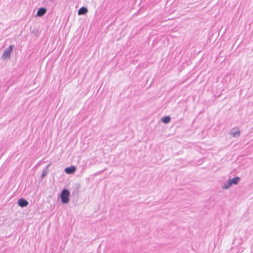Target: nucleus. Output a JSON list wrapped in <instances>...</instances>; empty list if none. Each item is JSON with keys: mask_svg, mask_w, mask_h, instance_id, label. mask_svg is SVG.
Masks as SVG:
<instances>
[{"mask_svg": "<svg viewBox=\"0 0 253 253\" xmlns=\"http://www.w3.org/2000/svg\"><path fill=\"white\" fill-rule=\"evenodd\" d=\"M240 180V178L239 177H235L231 179H229L222 186V188L223 189H228L233 185L238 184Z\"/></svg>", "mask_w": 253, "mask_h": 253, "instance_id": "1", "label": "nucleus"}, {"mask_svg": "<svg viewBox=\"0 0 253 253\" xmlns=\"http://www.w3.org/2000/svg\"><path fill=\"white\" fill-rule=\"evenodd\" d=\"M69 196L70 192L67 189H63L60 195L62 202L64 204L68 203L69 201Z\"/></svg>", "mask_w": 253, "mask_h": 253, "instance_id": "2", "label": "nucleus"}, {"mask_svg": "<svg viewBox=\"0 0 253 253\" xmlns=\"http://www.w3.org/2000/svg\"><path fill=\"white\" fill-rule=\"evenodd\" d=\"M14 48V45H11L8 48H6L4 51V52L1 56L3 60L8 59L10 58L11 53Z\"/></svg>", "mask_w": 253, "mask_h": 253, "instance_id": "3", "label": "nucleus"}, {"mask_svg": "<svg viewBox=\"0 0 253 253\" xmlns=\"http://www.w3.org/2000/svg\"><path fill=\"white\" fill-rule=\"evenodd\" d=\"M230 134L234 137H238L240 135V131L238 128H234L230 130Z\"/></svg>", "mask_w": 253, "mask_h": 253, "instance_id": "4", "label": "nucleus"}, {"mask_svg": "<svg viewBox=\"0 0 253 253\" xmlns=\"http://www.w3.org/2000/svg\"><path fill=\"white\" fill-rule=\"evenodd\" d=\"M76 170V168L75 166H71L70 167L66 168L64 170L65 172L69 174L74 173Z\"/></svg>", "mask_w": 253, "mask_h": 253, "instance_id": "5", "label": "nucleus"}, {"mask_svg": "<svg viewBox=\"0 0 253 253\" xmlns=\"http://www.w3.org/2000/svg\"><path fill=\"white\" fill-rule=\"evenodd\" d=\"M18 204L20 207L23 208L28 205V202L24 199H20L18 201Z\"/></svg>", "mask_w": 253, "mask_h": 253, "instance_id": "6", "label": "nucleus"}, {"mask_svg": "<svg viewBox=\"0 0 253 253\" xmlns=\"http://www.w3.org/2000/svg\"><path fill=\"white\" fill-rule=\"evenodd\" d=\"M46 12V9L44 8H40L37 11V15L38 16H43Z\"/></svg>", "mask_w": 253, "mask_h": 253, "instance_id": "7", "label": "nucleus"}, {"mask_svg": "<svg viewBox=\"0 0 253 253\" xmlns=\"http://www.w3.org/2000/svg\"><path fill=\"white\" fill-rule=\"evenodd\" d=\"M87 11H88V10L86 7H82L79 9V10L78 11V14L80 15L85 14L87 12Z\"/></svg>", "mask_w": 253, "mask_h": 253, "instance_id": "8", "label": "nucleus"}, {"mask_svg": "<svg viewBox=\"0 0 253 253\" xmlns=\"http://www.w3.org/2000/svg\"><path fill=\"white\" fill-rule=\"evenodd\" d=\"M162 121L165 123L168 124L170 121V118L169 116H165L161 119Z\"/></svg>", "mask_w": 253, "mask_h": 253, "instance_id": "9", "label": "nucleus"}, {"mask_svg": "<svg viewBox=\"0 0 253 253\" xmlns=\"http://www.w3.org/2000/svg\"><path fill=\"white\" fill-rule=\"evenodd\" d=\"M49 166V165H48L46 167V168L42 170V178H43L44 176H45L47 175V174L48 172V168Z\"/></svg>", "mask_w": 253, "mask_h": 253, "instance_id": "10", "label": "nucleus"}]
</instances>
